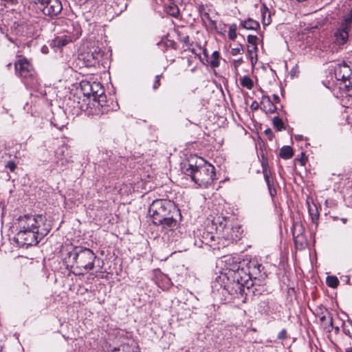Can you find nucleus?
<instances>
[{
    "mask_svg": "<svg viewBox=\"0 0 352 352\" xmlns=\"http://www.w3.org/2000/svg\"><path fill=\"white\" fill-rule=\"evenodd\" d=\"M51 228L42 215L21 216L18 219L19 231L14 240L19 247L34 245L49 233Z\"/></svg>",
    "mask_w": 352,
    "mask_h": 352,
    "instance_id": "1",
    "label": "nucleus"
},
{
    "mask_svg": "<svg viewBox=\"0 0 352 352\" xmlns=\"http://www.w3.org/2000/svg\"><path fill=\"white\" fill-rule=\"evenodd\" d=\"M67 256L72 263V267L76 270V274H84L94 267L96 256L89 248L75 247L67 253Z\"/></svg>",
    "mask_w": 352,
    "mask_h": 352,
    "instance_id": "2",
    "label": "nucleus"
},
{
    "mask_svg": "<svg viewBox=\"0 0 352 352\" xmlns=\"http://www.w3.org/2000/svg\"><path fill=\"white\" fill-rule=\"evenodd\" d=\"M184 172L190 176L192 181L200 186L207 187L216 179L214 167L204 162L202 164H184Z\"/></svg>",
    "mask_w": 352,
    "mask_h": 352,
    "instance_id": "3",
    "label": "nucleus"
},
{
    "mask_svg": "<svg viewBox=\"0 0 352 352\" xmlns=\"http://www.w3.org/2000/svg\"><path fill=\"white\" fill-rule=\"evenodd\" d=\"M178 212L175 204L169 200L156 199L153 201L148 208V214L153 219L154 224L162 223V219L171 214Z\"/></svg>",
    "mask_w": 352,
    "mask_h": 352,
    "instance_id": "4",
    "label": "nucleus"
},
{
    "mask_svg": "<svg viewBox=\"0 0 352 352\" xmlns=\"http://www.w3.org/2000/svg\"><path fill=\"white\" fill-rule=\"evenodd\" d=\"M215 223L219 224V229H222V236L229 242H236L241 237L243 230L240 225L236 223L229 226L226 217H218L214 220Z\"/></svg>",
    "mask_w": 352,
    "mask_h": 352,
    "instance_id": "5",
    "label": "nucleus"
},
{
    "mask_svg": "<svg viewBox=\"0 0 352 352\" xmlns=\"http://www.w3.org/2000/svg\"><path fill=\"white\" fill-rule=\"evenodd\" d=\"M352 21V10L348 16H344L339 26L335 30L332 35V42L337 46H342L349 40V31Z\"/></svg>",
    "mask_w": 352,
    "mask_h": 352,
    "instance_id": "6",
    "label": "nucleus"
},
{
    "mask_svg": "<svg viewBox=\"0 0 352 352\" xmlns=\"http://www.w3.org/2000/svg\"><path fill=\"white\" fill-rule=\"evenodd\" d=\"M38 8L45 16L52 19L56 17L63 10L60 0H45Z\"/></svg>",
    "mask_w": 352,
    "mask_h": 352,
    "instance_id": "7",
    "label": "nucleus"
},
{
    "mask_svg": "<svg viewBox=\"0 0 352 352\" xmlns=\"http://www.w3.org/2000/svg\"><path fill=\"white\" fill-rule=\"evenodd\" d=\"M69 148L66 145H62L55 151V164L58 167L63 168L71 162Z\"/></svg>",
    "mask_w": 352,
    "mask_h": 352,
    "instance_id": "8",
    "label": "nucleus"
},
{
    "mask_svg": "<svg viewBox=\"0 0 352 352\" xmlns=\"http://www.w3.org/2000/svg\"><path fill=\"white\" fill-rule=\"evenodd\" d=\"M352 74V69L345 63L338 64L335 68V77L340 82V89Z\"/></svg>",
    "mask_w": 352,
    "mask_h": 352,
    "instance_id": "9",
    "label": "nucleus"
},
{
    "mask_svg": "<svg viewBox=\"0 0 352 352\" xmlns=\"http://www.w3.org/2000/svg\"><path fill=\"white\" fill-rule=\"evenodd\" d=\"M16 72L23 78L32 77L34 70L32 65L25 58L18 60L15 63Z\"/></svg>",
    "mask_w": 352,
    "mask_h": 352,
    "instance_id": "10",
    "label": "nucleus"
},
{
    "mask_svg": "<svg viewBox=\"0 0 352 352\" xmlns=\"http://www.w3.org/2000/svg\"><path fill=\"white\" fill-rule=\"evenodd\" d=\"M232 270L234 272L233 280L236 283L238 289L241 292L242 287H246L248 288V276L243 272V269H240L239 265H236L233 267Z\"/></svg>",
    "mask_w": 352,
    "mask_h": 352,
    "instance_id": "11",
    "label": "nucleus"
},
{
    "mask_svg": "<svg viewBox=\"0 0 352 352\" xmlns=\"http://www.w3.org/2000/svg\"><path fill=\"white\" fill-rule=\"evenodd\" d=\"M103 56V52L98 47H92L86 54L85 58L87 59L89 65H94L99 63Z\"/></svg>",
    "mask_w": 352,
    "mask_h": 352,
    "instance_id": "12",
    "label": "nucleus"
},
{
    "mask_svg": "<svg viewBox=\"0 0 352 352\" xmlns=\"http://www.w3.org/2000/svg\"><path fill=\"white\" fill-rule=\"evenodd\" d=\"M177 216H180L179 210L178 212L171 213V214L166 217L164 219H162V223H158L157 225L162 226L164 229L173 230L177 228L178 226V221L175 218Z\"/></svg>",
    "mask_w": 352,
    "mask_h": 352,
    "instance_id": "13",
    "label": "nucleus"
},
{
    "mask_svg": "<svg viewBox=\"0 0 352 352\" xmlns=\"http://www.w3.org/2000/svg\"><path fill=\"white\" fill-rule=\"evenodd\" d=\"M305 229L302 225L299 222H294L292 228L293 238L296 245H298V239L302 238Z\"/></svg>",
    "mask_w": 352,
    "mask_h": 352,
    "instance_id": "14",
    "label": "nucleus"
},
{
    "mask_svg": "<svg viewBox=\"0 0 352 352\" xmlns=\"http://www.w3.org/2000/svg\"><path fill=\"white\" fill-rule=\"evenodd\" d=\"M261 104L263 105L261 108L266 113H273L276 111V106L271 101L269 96H263Z\"/></svg>",
    "mask_w": 352,
    "mask_h": 352,
    "instance_id": "15",
    "label": "nucleus"
},
{
    "mask_svg": "<svg viewBox=\"0 0 352 352\" xmlns=\"http://www.w3.org/2000/svg\"><path fill=\"white\" fill-rule=\"evenodd\" d=\"M69 42H72V38L67 35L58 36L54 40V45L58 47L65 46Z\"/></svg>",
    "mask_w": 352,
    "mask_h": 352,
    "instance_id": "16",
    "label": "nucleus"
},
{
    "mask_svg": "<svg viewBox=\"0 0 352 352\" xmlns=\"http://www.w3.org/2000/svg\"><path fill=\"white\" fill-rule=\"evenodd\" d=\"M308 211L309 214L311 218V221L314 223L316 224V227L318 226V220L319 218V212L318 211L317 206L315 204L311 206L308 203Z\"/></svg>",
    "mask_w": 352,
    "mask_h": 352,
    "instance_id": "17",
    "label": "nucleus"
},
{
    "mask_svg": "<svg viewBox=\"0 0 352 352\" xmlns=\"http://www.w3.org/2000/svg\"><path fill=\"white\" fill-rule=\"evenodd\" d=\"M91 96L94 98L101 96L104 94V89L99 82H94L91 83Z\"/></svg>",
    "mask_w": 352,
    "mask_h": 352,
    "instance_id": "18",
    "label": "nucleus"
},
{
    "mask_svg": "<svg viewBox=\"0 0 352 352\" xmlns=\"http://www.w3.org/2000/svg\"><path fill=\"white\" fill-rule=\"evenodd\" d=\"M81 91L85 96L90 97L91 96V83L87 80H82L80 83Z\"/></svg>",
    "mask_w": 352,
    "mask_h": 352,
    "instance_id": "19",
    "label": "nucleus"
},
{
    "mask_svg": "<svg viewBox=\"0 0 352 352\" xmlns=\"http://www.w3.org/2000/svg\"><path fill=\"white\" fill-rule=\"evenodd\" d=\"M241 25L245 29L252 30H256L260 26L258 21H254L252 19H248L241 22Z\"/></svg>",
    "mask_w": 352,
    "mask_h": 352,
    "instance_id": "20",
    "label": "nucleus"
},
{
    "mask_svg": "<svg viewBox=\"0 0 352 352\" xmlns=\"http://www.w3.org/2000/svg\"><path fill=\"white\" fill-rule=\"evenodd\" d=\"M279 155L281 158L285 160L292 158L294 155L292 148L289 146H285L282 147L280 151Z\"/></svg>",
    "mask_w": 352,
    "mask_h": 352,
    "instance_id": "21",
    "label": "nucleus"
},
{
    "mask_svg": "<svg viewBox=\"0 0 352 352\" xmlns=\"http://www.w3.org/2000/svg\"><path fill=\"white\" fill-rule=\"evenodd\" d=\"M240 82L242 87H246L248 89H252L254 87L252 80L248 76H245L241 78Z\"/></svg>",
    "mask_w": 352,
    "mask_h": 352,
    "instance_id": "22",
    "label": "nucleus"
},
{
    "mask_svg": "<svg viewBox=\"0 0 352 352\" xmlns=\"http://www.w3.org/2000/svg\"><path fill=\"white\" fill-rule=\"evenodd\" d=\"M342 331L346 336L352 338V322L350 320L344 322L342 325Z\"/></svg>",
    "mask_w": 352,
    "mask_h": 352,
    "instance_id": "23",
    "label": "nucleus"
},
{
    "mask_svg": "<svg viewBox=\"0 0 352 352\" xmlns=\"http://www.w3.org/2000/svg\"><path fill=\"white\" fill-rule=\"evenodd\" d=\"M326 283L329 287L336 288L339 284V280L335 276H328L326 279Z\"/></svg>",
    "mask_w": 352,
    "mask_h": 352,
    "instance_id": "24",
    "label": "nucleus"
},
{
    "mask_svg": "<svg viewBox=\"0 0 352 352\" xmlns=\"http://www.w3.org/2000/svg\"><path fill=\"white\" fill-rule=\"evenodd\" d=\"M265 182H266V184H267V188H268V190H269L270 196L272 197H274L276 195V190L274 188L273 178L272 177L270 179L266 180Z\"/></svg>",
    "mask_w": 352,
    "mask_h": 352,
    "instance_id": "25",
    "label": "nucleus"
},
{
    "mask_svg": "<svg viewBox=\"0 0 352 352\" xmlns=\"http://www.w3.org/2000/svg\"><path fill=\"white\" fill-rule=\"evenodd\" d=\"M212 59L210 61V65L212 67L215 68L219 65V53L217 51H214L212 54Z\"/></svg>",
    "mask_w": 352,
    "mask_h": 352,
    "instance_id": "26",
    "label": "nucleus"
},
{
    "mask_svg": "<svg viewBox=\"0 0 352 352\" xmlns=\"http://www.w3.org/2000/svg\"><path fill=\"white\" fill-rule=\"evenodd\" d=\"M236 29L237 27L236 24H232L229 28L228 37L232 41H234L236 38Z\"/></svg>",
    "mask_w": 352,
    "mask_h": 352,
    "instance_id": "27",
    "label": "nucleus"
},
{
    "mask_svg": "<svg viewBox=\"0 0 352 352\" xmlns=\"http://www.w3.org/2000/svg\"><path fill=\"white\" fill-rule=\"evenodd\" d=\"M273 125L278 131H281L284 128V123L283 120L278 116L274 118Z\"/></svg>",
    "mask_w": 352,
    "mask_h": 352,
    "instance_id": "28",
    "label": "nucleus"
},
{
    "mask_svg": "<svg viewBox=\"0 0 352 352\" xmlns=\"http://www.w3.org/2000/svg\"><path fill=\"white\" fill-rule=\"evenodd\" d=\"M248 53L249 54L252 65H254L257 61L256 51L254 52L253 47H252L251 48L248 49Z\"/></svg>",
    "mask_w": 352,
    "mask_h": 352,
    "instance_id": "29",
    "label": "nucleus"
},
{
    "mask_svg": "<svg viewBox=\"0 0 352 352\" xmlns=\"http://www.w3.org/2000/svg\"><path fill=\"white\" fill-rule=\"evenodd\" d=\"M326 319L329 320V327H325L327 329L328 331H331V329L333 328V317L331 314L328 313L327 316H323L320 317V320L322 322H324Z\"/></svg>",
    "mask_w": 352,
    "mask_h": 352,
    "instance_id": "30",
    "label": "nucleus"
},
{
    "mask_svg": "<svg viewBox=\"0 0 352 352\" xmlns=\"http://www.w3.org/2000/svg\"><path fill=\"white\" fill-rule=\"evenodd\" d=\"M259 311L261 312L267 313L269 311V305H268V301L267 300H261L259 304Z\"/></svg>",
    "mask_w": 352,
    "mask_h": 352,
    "instance_id": "31",
    "label": "nucleus"
},
{
    "mask_svg": "<svg viewBox=\"0 0 352 352\" xmlns=\"http://www.w3.org/2000/svg\"><path fill=\"white\" fill-rule=\"evenodd\" d=\"M247 40L250 44H252V47H253V50H254V52H255L257 50V46H256V41L258 40L257 36H254V35H248Z\"/></svg>",
    "mask_w": 352,
    "mask_h": 352,
    "instance_id": "32",
    "label": "nucleus"
},
{
    "mask_svg": "<svg viewBox=\"0 0 352 352\" xmlns=\"http://www.w3.org/2000/svg\"><path fill=\"white\" fill-rule=\"evenodd\" d=\"M168 12L170 15H171L174 17H177L179 14V9H178L177 6H176L175 5L170 6L168 8Z\"/></svg>",
    "mask_w": 352,
    "mask_h": 352,
    "instance_id": "33",
    "label": "nucleus"
},
{
    "mask_svg": "<svg viewBox=\"0 0 352 352\" xmlns=\"http://www.w3.org/2000/svg\"><path fill=\"white\" fill-rule=\"evenodd\" d=\"M243 52H244V50H243V45L239 44V45H238V46L236 47L232 48L230 53L232 56H236L237 54H243Z\"/></svg>",
    "mask_w": 352,
    "mask_h": 352,
    "instance_id": "34",
    "label": "nucleus"
},
{
    "mask_svg": "<svg viewBox=\"0 0 352 352\" xmlns=\"http://www.w3.org/2000/svg\"><path fill=\"white\" fill-rule=\"evenodd\" d=\"M343 87L346 91H351L352 93V74L346 81H344Z\"/></svg>",
    "mask_w": 352,
    "mask_h": 352,
    "instance_id": "35",
    "label": "nucleus"
},
{
    "mask_svg": "<svg viewBox=\"0 0 352 352\" xmlns=\"http://www.w3.org/2000/svg\"><path fill=\"white\" fill-rule=\"evenodd\" d=\"M162 78V74H160V75H157L155 78V81H154V83L153 85V89L154 90H157L159 87L160 86V80L161 78Z\"/></svg>",
    "mask_w": 352,
    "mask_h": 352,
    "instance_id": "36",
    "label": "nucleus"
},
{
    "mask_svg": "<svg viewBox=\"0 0 352 352\" xmlns=\"http://www.w3.org/2000/svg\"><path fill=\"white\" fill-rule=\"evenodd\" d=\"M7 168H9L11 172H14L16 168V164L13 161H9L6 165Z\"/></svg>",
    "mask_w": 352,
    "mask_h": 352,
    "instance_id": "37",
    "label": "nucleus"
},
{
    "mask_svg": "<svg viewBox=\"0 0 352 352\" xmlns=\"http://www.w3.org/2000/svg\"><path fill=\"white\" fill-rule=\"evenodd\" d=\"M263 177L265 179V181L270 179L272 178V172L270 170H265V171H263Z\"/></svg>",
    "mask_w": 352,
    "mask_h": 352,
    "instance_id": "38",
    "label": "nucleus"
},
{
    "mask_svg": "<svg viewBox=\"0 0 352 352\" xmlns=\"http://www.w3.org/2000/svg\"><path fill=\"white\" fill-rule=\"evenodd\" d=\"M287 337V331L286 329H282L280 332L278 334V339L284 340Z\"/></svg>",
    "mask_w": 352,
    "mask_h": 352,
    "instance_id": "39",
    "label": "nucleus"
},
{
    "mask_svg": "<svg viewBox=\"0 0 352 352\" xmlns=\"http://www.w3.org/2000/svg\"><path fill=\"white\" fill-rule=\"evenodd\" d=\"M1 1L4 2L5 6L6 5H16L18 3L19 0H1Z\"/></svg>",
    "mask_w": 352,
    "mask_h": 352,
    "instance_id": "40",
    "label": "nucleus"
},
{
    "mask_svg": "<svg viewBox=\"0 0 352 352\" xmlns=\"http://www.w3.org/2000/svg\"><path fill=\"white\" fill-rule=\"evenodd\" d=\"M261 166H262L263 171H265V170H270L268 162L266 160H263L262 161Z\"/></svg>",
    "mask_w": 352,
    "mask_h": 352,
    "instance_id": "41",
    "label": "nucleus"
},
{
    "mask_svg": "<svg viewBox=\"0 0 352 352\" xmlns=\"http://www.w3.org/2000/svg\"><path fill=\"white\" fill-rule=\"evenodd\" d=\"M265 134L268 136V138L272 140L274 137V133L270 129H267L265 131Z\"/></svg>",
    "mask_w": 352,
    "mask_h": 352,
    "instance_id": "42",
    "label": "nucleus"
},
{
    "mask_svg": "<svg viewBox=\"0 0 352 352\" xmlns=\"http://www.w3.org/2000/svg\"><path fill=\"white\" fill-rule=\"evenodd\" d=\"M259 104L256 101H253L250 105V108L252 111H256L258 109Z\"/></svg>",
    "mask_w": 352,
    "mask_h": 352,
    "instance_id": "43",
    "label": "nucleus"
},
{
    "mask_svg": "<svg viewBox=\"0 0 352 352\" xmlns=\"http://www.w3.org/2000/svg\"><path fill=\"white\" fill-rule=\"evenodd\" d=\"M243 62V58H240L237 60H235L234 62V67H238Z\"/></svg>",
    "mask_w": 352,
    "mask_h": 352,
    "instance_id": "44",
    "label": "nucleus"
},
{
    "mask_svg": "<svg viewBox=\"0 0 352 352\" xmlns=\"http://www.w3.org/2000/svg\"><path fill=\"white\" fill-rule=\"evenodd\" d=\"M182 41H183L184 43H186V45H188V43H189V36H184V37L183 38V39H182Z\"/></svg>",
    "mask_w": 352,
    "mask_h": 352,
    "instance_id": "45",
    "label": "nucleus"
},
{
    "mask_svg": "<svg viewBox=\"0 0 352 352\" xmlns=\"http://www.w3.org/2000/svg\"><path fill=\"white\" fill-rule=\"evenodd\" d=\"M273 98H274V101H275L276 102H279L280 99H279V97H278V95H276V94H274V95H273Z\"/></svg>",
    "mask_w": 352,
    "mask_h": 352,
    "instance_id": "46",
    "label": "nucleus"
},
{
    "mask_svg": "<svg viewBox=\"0 0 352 352\" xmlns=\"http://www.w3.org/2000/svg\"><path fill=\"white\" fill-rule=\"evenodd\" d=\"M303 239H304L303 236L301 239H298V244L300 243L301 245H302V241H303Z\"/></svg>",
    "mask_w": 352,
    "mask_h": 352,
    "instance_id": "47",
    "label": "nucleus"
},
{
    "mask_svg": "<svg viewBox=\"0 0 352 352\" xmlns=\"http://www.w3.org/2000/svg\"><path fill=\"white\" fill-rule=\"evenodd\" d=\"M263 23L264 25H268L270 23L269 21H267V22L265 21V16L263 17Z\"/></svg>",
    "mask_w": 352,
    "mask_h": 352,
    "instance_id": "48",
    "label": "nucleus"
},
{
    "mask_svg": "<svg viewBox=\"0 0 352 352\" xmlns=\"http://www.w3.org/2000/svg\"><path fill=\"white\" fill-rule=\"evenodd\" d=\"M339 330H340V329H339V327H335V331H336V333H338Z\"/></svg>",
    "mask_w": 352,
    "mask_h": 352,
    "instance_id": "49",
    "label": "nucleus"
},
{
    "mask_svg": "<svg viewBox=\"0 0 352 352\" xmlns=\"http://www.w3.org/2000/svg\"><path fill=\"white\" fill-rule=\"evenodd\" d=\"M345 352H352V349H348Z\"/></svg>",
    "mask_w": 352,
    "mask_h": 352,
    "instance_id": "50",
    "label": "nucleus"
},
{
    "mask_svg": "<svg viewBox=\"0 0 352 352\" xmlns=\"http://www.w3.org/2000/svg\"><path fill=\"white\" fill-rule=\"evenodd\" d=\"M210 21L211 22V23H212V25H214V21H212L211 19H210Z\"/></svg>",
    "mask_w": 352,
    "mask_h": 352,
    "instance_id": "51",
    "label": "nucleus"
},
{
    "mask_svg": "<svg viewBox=\"0 0 352 352\" xmlns=\"http://www.w3.org/2000/svg\"><path fill=\"white\" fill-rule=\"evenodd\" d=\"M342 221H343L344 223V222H346V219H342Z\"/></svg>",
    "mask_w": 352,
    "mask_h": 352,
    "instance_id": "52",
    "label": "nucleus"
},
{
    "mask_svg": "<svg viewBox=\"0 0 352 352\" xmlns=\"http://www.w3.org/2000/svg\"><path fill=\"white\" fill-rule=\"evenodd\" d=\"M206 16L208 19H209V15H208V14H206Z\"/></svg>",
    "mask_w": 352,
    "mask_h": 352,
    "instance_id": "53",
    "label": "nucleus"
},
{
    "mask_svg": "<svg viewBox=\"0 0 352 352\" xmlns=\"http://www.w3.org/2000/svg\"><path fill=\"white\" fill-rule=\"evenodd\" d=\"M349 95L352 96V92L351 94H349Z\"/></svg>",
    "mask_w": 352,
    "mask_h": 352,
    "instance_id": "54",
    "label": "nucleus"
}]
</instances>
